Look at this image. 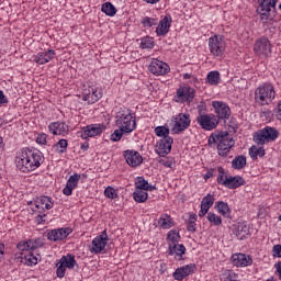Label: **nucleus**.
<instances>
[{"label": "nucleus", "instance_id": "nucleus-1", "mask_svg": "<svg viewBox=\"0 0 281 281\" xmlns=\"http://www.w3.org/2000/svg\"><path fill=\"white\" fill-rule=\"evenodd\" d=\"M14 161L16 170L30 175V172L41 168V165L45 161V156L38 149L24 147L16 151Z\"/></svg>", "mask_w": 281, "mask_h": 281}, {"label": "nucleus", "instance_id": "nucleus-2", "mask_svg": "<svg viewBox=\"0 0 281 281\" xmlns=\"http://www.w3.org/2000/svg\"><path fill=\"white\" fill-rule=\"evenodd\" d=\"M214 144H217V153L220 157H227L229 155V150L234 148V144L236 142L234 140V137L229 134V132H214L209 137V146H214Z\"/></svg>", "mask_w": 281, "mask_h": 281}, {"label": "nucleus", "instance_id": "nucleus-3", "mask_svg": "<svg viewBox=\"0 0 281 281\" xmlns=\"http://www.w3.org/2000/svg\"><path fill=\"white\" fill-rule=\"evenodd\" d=\"M115 119L119 128H122L127 135L137 128V116L128 108H119Z\"/></svg>", "mask_w": 281, "mask_h": 281}, {"label": "nucleus", "instance_id": "nucleus-4", "mask_svg": "<svg viewBox=\"0 0 281 281\" xmlns=\"http://www.w3.org/2000/svg\"><path fill=\"white\" fill-rule=\"evenodd\" d=\"M276 100V88L271 82H265L255 90V101L260 106H267Z\"/></svg>", "mask_w": 281, "mask_h": 281}, {"label": "nucleus", "instance_id": "nucleus-5", "mask_svg": "<svg viewBox=\"0 0 281 281\" xmlns=\"http://www.w3.org/2000/svg\"><path fill=\"white\" fill-rule=\"evenodd\" d=\"M209 52L213 58H223L225 56V48L227 43L225 42V36L221 34H214L207 40Z\"/></svg>", "mask_w": 281, "mask_h": 281}, {"label": "nucleus", "instance_id": "nucleus-6", "mask_svg": "<svg viewBox=\"0 0 281 281\" xmlns=\"http://www.w3.org/2000/svg\"><path fill=\"white\" fill-rule=\"evenodd\" d=\"M280 132L276 130V127L266 126L254 134V143L258 144V146H265V144H269V142H276L277 137H279Z\"/></svg>", "mask_w": 281, "mask_h": 281}, {"label": "nucleus", "instance_id": "nucleus-7", "mask_svg": "<svg viewBox=\"0 0 281 281\" xmlns=\"http://www.w3.org/2000/svg\"><path fill=\"white\" fill-rule=\"evenodd\" d=\"M76 256L72 254H67L66 256H63L59 261L56 265V276L59 279L65 278V273L67 272V269L69 271L74 270L76 268Z\"/></svg>", "mask_w": 281, "mask_h": 281}, {"label": "nucleus", "instance_id": "nucleus-8", "mask_svg": "<svg viewBox=\"0 0 281 281\" xmlns=\"http://www.w3.org/2000/svg\"><path fill=\"white\" fill-rule=\"evenodd\" d=\"M196 95V90L189 86L179 87L173 95V100L178 104H192L194 97Z\"/></svg>", "mask_w": 281, "mask_h": 281}, {"label": "nucleus", "instance_id": "nucleus-9", "mask_svg": "<svg viewBox=\"0 0 281 281\" xmlns=\"http://www.w3.org/2000/svg\"><path fill=\"white\" fill-rule=\"evenodd\" d=\"M172 133L179 135V133H183V131H188L190 128V124H192V119L190 117V113H179L172 117Z\"/></svg>", "mask_w": 281, "mask_h": 281}, {"label": "nucleus", "instance_id": "nucleus-10", "mask_svg": "<svg viewBox=\"0 0 281 281\" xmlns=\"http://www.w3.org/2000/svg\"><path fill=\"white\" fill-rule=\"evenodd\" d=\"M109 243V235L106 231H103L100 235L94 237L91 244L88 246L90 254H102L106 249V244Z\"/></svg>", "mask_w": 281, "mask_h": 281}, {"label": "nucleus", "instance_id": "nucleus-11", "mask_svg": "<svg viewBox=\"0 0 281 281\" xmlns=\"http://www.w3.org/2000/svg\"><path fill=\"white\" fill-rule=\"evenodd\" d=\"M81 95L88 104H95V102L102 100V90L95 86H85Z\"/></svg>", "mask_w": 281, "mask_h": 281}, {"label": "nucleus", "instance_id": "nucleus-12", "mask_svg": "<svg viewBox=\"0 0 281 281\" xmlns=\"http://www.w3.org/2000/svg\"><path fill=\"white\" fill-rule=\"evenodd\" d=\"M211 106H213L215 117L218 122H227V119L232 115V109L223 101H212Z\"/></svg>", "mask_w": 281, "mask_h": 281}, {"label": "nucleus", "instance_id": "nucleus-13", "mask_svg": "<svg viewBox=\"0 0 281 281\" xmlns=\"http://www.w3.org/2000/svg\"><path fill=\"white\" fill-rule=\"evenodd\" d=\"M254 53L256 56H263L265 58L271 55V42L269 37L260 36L257 38L254 44Z\"/></svg>", "mask_w": 281, "mask_h": 281}, {"label": "nucleus", "instance_id": "nucleus-14", "mask_svg": "<svg viewBox=\"0 0 281 281\" xmlns=\"http://www.w3.org/2000/svg\"><path fill=\"white\" fill-rule=\"evenodd\" d=\"M106 131V126L104 124H90L81 128L78 132V135L81 139H89V137H98V135H102Z\"/></svg>", "mask_w": 281, "mask_h": 281}, {"label": "nucleus", "instance_id": "nucleus-15", "mask_svg": "<svg viewBox=\"0 0 281 281\" xmlns=\"http://www.w3.org/2000/svg\"><path fill=\"white\" fill-rule=\"evenodd\" d=\"M74 229L71 227H59L49 229L46 234L47 240L50 243H60L61 240H66L71 234Z\"/></svg>", "mask_w": 281, "mask_h": 281}, {"label": "nucleus", "instance_id": "nucleus-16", "mask_svg": "<svg viewBox=\"0 0 281 281\" xmlns=\"http://www.w3.org/2000/svg\"><path fill=\"white\" fill-rule=\"evenodd\" d=\"M196 122L203 131H214L218 126V120L215 114H203L199 113L196 116Z\"/></svg>", "mask_w": 281, "mask_h": 281}, {"label": "nucleus", "instance_id": "nucleus-17", "mask_svg": "<svg viewBox=\"0 0 281 281\" xmlns=\"http://www.w3.org/2000/svg\"><path fill=\"white\" fill-rule=\"evenodd\" d=\"M43 245H45L43 238H35L19 241L16 247L19 251H25V254H30L31 251H36L37 249H40V247H43Z\"/></svg>", "mask_w": 281, "mask_h": 281}, {"label": "nucleus", "instance_id": "nucleus-18", "mask_svg": "<svg viewBox=\"0 0 281 281\" xmlns=\"http://www.w3.org/2000/svg\"><path fill=\"white\" fill-rule=\"evenodd\" d=\"M172 144H175V138L172 137L159 139L155 146L156 155L159 157H166L167 155H170L172 151Z\"/></svg>", "mask_w": 281, "mask_h": 281}, {"label": "nucleus", "instance_id": "nucleus-19", "mask_svg": "<svg viewBox=\"0 0 281 281\" xmlns=\"http://www.w3.org/2000/svg\"><path fill=\"white\" fill-rule=\"evenodd\" d=\"M156 25L155 32L158 37L168 36V32L172 27V15L166 14Z\"/></svg>", "mask_w": 281, "mask_h": 281}, {"label": "nucleus", "instance_id": "nucleus-20", "mask_svg": "<svg viewBox=\"0 0 281 281\" xmlns=\"http://www.w3.org/2000/svg\"><path fill=\"white\" fill-rule=\"evenodd\" d=\"M232 265L238 268L251 267L254 265V258L250 255L237 252L231 257Z\"/></svg>", "mask_w": 281, "mask_h": 281}, {"label": "nucleus", "instance_id": "nucleus-21", "mask_svg": "<svg viewBox=\"0 0 281 281\" xmlns=\"http://www.w3.org/2000/svg\"><path fill=\"white\" fill-rule=\"evenodd\" d=\"M148 70L154 76H166L170 71V66L159 59H151Z\"/></svg>", "mask_w": 281, "mask_h": 281}, {"label": "nucleus", "instance_id": "nucleus-22", "mask_svg": "<svg viewBox=\"0 0 281 281\" xmlns=\"http://www.w3.org/2000/svg\"><path fill=\"white\" fill-rule=\"evenodd\" d=\"M194 271H196V265L189 263V265L177 268L172 273V278L173 280H177V281H183L189 276H192Z\"/></svg>", "mask_w": 281, "mask_h": 281}, {"label": "nucleus", "instance_id": "nucleus-23", "mask_svg": "<svg viewBox=\"0 0 281 281\" xmlns=\"http://www.w3.org/2000/svg\"><path fill=\"white\" fill-rule=\"evenodd\" d=\"M124 157H125L127 166H131V168H137V166H142V164L144 161L142 154H139V151L133 150V149L125 150Z\"/></svg>", "mask_w": 281, "mask_h": 281}, {"label": "nucleus", "instance_id": "nucleus-24", "mask_svg": "<svg viewBox=\"0 0 281 281\" xmlns=\"http://www.w3.org/2000/svg\"><path fill=\"white\" fill-rule=\"evenodd\" d=\"M53 58H56V50L52 48L38 52L33 56V60L36 63V65H47V63H52Z\"/></svg>", "mask_w": 281, "mask_h": 281}, {"label": "nucleus", "instance_id": "nucleus-25", "mask_svg": "<svg viewBox=\"0 0 281 281\" xmlns=\"http://www.w3.org/2000/svg\"><path fill=\"white\" fill-rule=\"evenodd\" d=\"M80 179V173L71 175L66 182V187L63 189V194H65V196H71L76 188H78Z\"/></svg>", "mask_w": 281, "mask_h": 281}, {"label": "nucleus", "instance_id": "nucleus-26", "mask_svg": "<svg viewBox=\"0 0 281 281\" xmlns=\"http://www.w3.org/2000/svg\"><path fill=\"white\" fill-rule=\"evenodd\" d=\"M48 131L52 133V135H67L69 133V125H67L65 122H52L48 125Z\"/></svg>", "mask_w": 281, "mask_h": 281}, {"label": "nucleus", "instance_id": "nucleus-27", "mask_svg": "<svg viewBox=\"0 0 281 281\" xmlns=\"http://www.w3.org/2000/svg\"><path fill=\"white\" fill-rule=\"evenodd\" d=\"M246 181L244 177L240 176H226V181L224 182V188L228 190H236L241 186H245Z\"/></svg>", "mask_w": 281, "mask_h": 281}, {"label": "nucleus", "instance_id": "nucleus-28", "mask_svg": "<svg viewBox=\"0 0 281 281\" xmlns=\"http://www.w3.org/2000/svg\"><path fill=\"white\" fill-rule=\"evenodd\" d=\"M169 256H173L175 260H183L186 256V246L183 244H173L169 246Z\"/></svg>", "mask_w": 281, "mask_h": 281}, {"label": "nucleus", "instance_id": "nucleus-29", "mask_svg": "<svg viewBox=\"0 0 281 281\" xmlns=\"http://www.w3.org/2000/svg\"><path fill=\"white\" fill-rule=\"evenodd\" d=\"M35 207L37 210H52V207H54V199L52 196L42 195L37 198Z\"/></svg>", "mask_w": 281, "mask_h": 281}, {"label": "nucleus", "instance_id": "nucleus-30", "mask_svg": "<svg viewBox=\"0 0 281 281\" xmlns=\"http://www.w3.org/2000/svg\"><path fill=\"white\" fill-rule=\"evenodd\" d=\"M235 234L237 238H239V240H245L247 236H251V228L249 227V224H247V222H241L237 225Z\"/></svg>", "mask_w": 281, "mask_h": 281}, {"label": "nucleus", "instance_id": "nucleus-31", "mask_svg": "<svg viewBox=\"0 0 281 281\" xmlns=\"http://www.w3.org/2000/svg\"><path fill=\"white\" fill-rule=\"evenodd\" d=\"M158 227L160 229H170V227H175V220L169 214H161L158 218Z\"/></svg>", "mask_w": 281, "mask_h": 281}, {"label": "nucleus", "instance_id": "nucleus-32", "mask_svg": "<svg viewBox=\"0 0 281 281\" xmlns=\"http://www.w3.org/2000/svg\"><path fill=\"white\" fill-rule=\"evenodd\" d=\"M215 210H217L218 214H221V216H224V218H232V209L229 207V204H227V202H216Z\"/></svg>", "mask_w": 281, "mask_h": 281}, {"label": "nucleus", "instance_id": "nucleus-33", "mask_svg": "<svg viewBox=\"0 0 281 281\" xmlns=\"http://www.w3.org/2000/svg\"><path fill=\"white\" fill-rule=\"evenodd\" d=\"M41 261V255L36 250H31V252H26L24 255V262L27 267H34V265H38Z\"/></svg>", "mask_w": 281, "mask_h": 281}, {"label": "nucleus", "instance_id": "nucleus-34", "mask_svg": "<svg viewBox=\"0 0 281 281\" xmlns=\"http://www.w3.org/2000/svg\"><path fill=\"white\" fill-rule=\"evenodd\" d=\"M276 5H278V0H261L258 9L261 12H271V10H276Z\"/></svg>", "mask_w": 281, "mask_h": 281}, {"label": "nucleus", "instance_id": "nucleus-35", "mask_svg": "<svg viewBox=\"0 0 281 281\" xmlns=\"http://www.w3.org/2000/svg\"><path fill=\"white\" fill-rule=\"evenodd\" d=\"M247 166V157L239 155L232 160V168L234 170H243Z\"/></svg>", "mask_w": 281, "mask_h": 281}, {"label": "nucleus", "instance_id": "nucleus-36", "mask_svg": "<svg viewBox=\"0 0 281 281\" xmlns=\"http://www.w3.org/2000/svg\"><path fill=\"white\" fill-rule=\"evenodd\" d=\"M206 220L209 221L211 227H221V225H223V218L221 215H217L214 212H209Z\"/></svg>", "mask_w": 281, "mask_h": 281}, {"label": "nucleus", "instance_id": "nucleus-37", "mask_svg": "<svg viewBox=\"0 0 281 281\" xmlns=\"http://www.w3.org/2000/svg\"><path fill=\"white\" fill-rule=\"evenodd\" d=\"M206 82L211 87H216L221 82V72L218 70H212L206 76Z\"/></svg>", "mask_w": 281, "mask_h": 281}, {"label": "nucleus", "instance_id": "nucleus-38", "mask_svg": "<svg viewBox=\"0 0 281 281\" xmlns=\"http://www.w3.org/2000/svg\"><path fill=\"white\" fill-rule=\"evenodd\" d=\"M133 199L136 203H146L148 201V192L135 189L133 192Z\"/></svg>", "mask_w": 281, "mask_h": 281}, {"label": "nucleus", "instance_id": "nucleus-39", "mask_svg": "<svg viewBox=\"0 0 281 281\" xmlns=\"http://www.w3.org/2000/svg\"><path fill=\"white\" fill-rule=\"evenodd\" d=\"M101 12H103V14H105L106 16H115L117 14V9L115 8V5H113V3L104 2L101 5Z\"/></svg>", "mask_w": 281, "mask_h": 281}, {"label": "nucleus", "instance_id": "nucleus-40", "mask_svg": "<svg viewBox=\"0 0 281 281\" xmlns=\"http://www.w3.org/2000/svg\"><path fill=\"white\" fill-rule=\"evenodd\" d=\"M249 155H250V158L254 161H256V159H258V157H260V158L265 157V155H266L265 147H258V146L254 145L249 148Z\"/></svg>", "mask_w": 281, "mask_h": 281}, {"label": "nucleus", "instance_id": "nucleus-41", "mask_svg": "<svg viewBox=\"0 0 281 281\" xmlns=\"http://www.w3.org/2000/svg\"><path fill=\"white\" fill-rule=\"evenodd\" d=\"M238 278L234 270H224L221 274V281H240Z\"/></svg>", "mask_w": 281, "mask_h": 281}, {"label": "nucleus", "instance_id": "nucleus-42", "mask_svg": "<svg viewBox=\"0 0 281 281\" xmlns=\"http://www.w3.org/2000/svg\"><path fill=\"white\" fill-rule=\"evenodd\" d=\"M214 195H212L211 193H207L201 201V205L200 207L210 211V209L212 207V205H214Z\"/></svg>", "mask_w": 281, "mask_h": 281}, {"label": "nucleus", "instance_id": "nucleus-43", "mask_svg": "<svg viewBox=\"0 0 281 281\" xmlns=\"http://www.w3.org/2000/svg\"><path fill=\"white\" fill-rule=\"evenodd\" d=\"M139 47L140 49H154L155 40L150 36H145L140 40Z\"/></svg>", "mask_w": 281, "mask_h": 281}, {"label": "nucleus", "instance_id": "nucleus-44", "mask_svg": "<svg viewBox=\"0 0 281 281\" xmlns=\"http://www.w3.org/2000/svg\"><path fill=\"white\" fill-rule=\"evenodd\" d=\"M154 133L157 137H162V139H166L170 136V128L166 127V126H157L154 130Z\"/></svg>", "mask_w": 281, "mask_h": 281}, {"label": "nucleus", "instance_id": "nucleus-45", "mask_svg": "<svg viewBox=\"0 0 281 281\" xmlns=\"http://www.w3.org/2000/svg\"><path fill=\"white\" fill-rule=\"evenodd\" d=\"M196 214L190 213L189 221L187 223V232H191L192 234L196 232Z\"/></svg>", "mask_w": 281, "mask_h": 281}, {"label": "nucleus", "instance_id": "nucleus-46", "mask_svg": "<svg viewBox=\"0 0 281 281\" xmlns=\"http://www.w3.org/2000/svg\"><path fill=\"white\" fill-rule=\"evenodd\" d=\"M157 23L158 19L156 18L144 16L140 20V24L143 25V27H145V30H150V27H154V25H157Z\"/></svg>", "mask_w": 281, "mask_h": 281}, {"label": "nucleus", "instance_id": "nucleus-47", "mask_svg": "<svg viewBox=\"0 0 281 281\" xmlns=\"http://www.w3.org/2000/svg\"><path fill=\"white\" fill-rule=\"evenodd\" d=\"M179 238H181V236L179 235V232L169 231V233L167 235V240H168L169 247L172 246V245H178L179 244Z\"/></svg>", "mask_w": 281, "mask_h": 281}, {"label": "nucleus", "instance_id": "nucleus-48", "mask_svg": "<svg viewBox=\"0 0 281 281\" xmlns=\"http://www.w3.org/2000/svg\"><path fill=\"white\" fill-rule=\"evenodd\" d=\"M67 146H69V143L67 142V139L61 138L57 142V144H55L54 148L57 153H67Z\"/></svg>", "mask_w": 281, "mask_h": 281}, {"label": "nucleus", "instance_id": "nucleus-49", "mask_svg": "<svg viewBox=\"0 0 281 281\" xmlns=\"http://www.w3.org/2000/svg\"><path fill=\"white\" fill-rule=\"evenodd\" d=\"M217 183L218 186H224L225 187V182L227 181V175H225V169L223 167H217Z\"/></svg>", "mask_w": 281, "mask_h": 281}, {"label": "nucleus", "instance_id": "nucleus-50", "mask_svg": "<svg viewBox=\"0 0 281 281\" xmlns=\"http://www.w3.org/2000/svg\"><path fill=\"white\" fill-rule=\"evenodd\" d=\"M146 188H148V182L144 177H137L135 179V190H143L146 191Z\"/></svg>", "mask_w": 281, "mask_h": 281}, {"label": "nucleus", "instance_id": "nucleus-51", "mask_svg": "<svg viewBox=\"0 0 281 281\" xmlns=\"http://www.w3.org/2000/svg\"><path fill=\"white\" fill-rule=\"evenodd\" d=\"M123 135H128V133L124 132L122 130V127H119V130H115L114 133L111 134V140L120 142V139H122Z\"/></svg>", "mask_w": 281, "mask_h": 281}, {"label": "nucleus", "instance_id": "nucleus-52", "mask_svg": "<svg viewBox=\"0 0 281 281\" xmlns=\"http://www.w3.org/2000/svg\"><path fill=\"white\" fill-rule=\"evenodd\" d=\"M104 196L106 199H112V200L117 199V190H115V188L109 186L104 190Z\"/></svg>", "mask_w": 281, "mask_h": 281}, {"label": "nucleus", "instance_id": "nucleus-53", "mask_svg": "<svg viewBox=\"0 0 281 281\" xmlns=\"http://www.w3.org/2000/svg\"><path fill=\"white\" fill-rule=\"evenodd\" d=\"M158 164H160L165 168H172V166H175V158H170V157L160 158L158 160Z\"/></svg>", "mask_w": 281, "mask_h": 281}, {"label": "nucleus", "instance_id": "nucleus-54", "mask_svg": "<svg viewBox=\"0 0 281 281\" xmlns=\"http://www.w3.org/2000/svg\"><path fill=\"white\" fill-rule=\"evenodd\" d=\"M36 144L40 146H45L47 144V134L41 133L36 136Z\"/></svg>", "mask_w": 281, "mask_h": 281}, {"label": "nucleus", "instance_id": "nucleus-55", "mask_svg": "<svg viewBox=\"0 0 281 281\" xmlns=\"http://www.w3.org/2000/svg\"><path fill=\"white\" fill-rule=\"evenodd\" d=\"M257 12L260 15V21H263L265 23H268L269 16L271 15V12L262 11L257 8Z\"/></svg>", "mask_w": 281, "mask_h": 281}, {"label": "nucleus", "instance_id": "nucleus-56", "mask_svg": "<svg viewBox=\"0 0 281 281\" xmlns=\"http://www.w3.org/2000/svg\"><path fill=\"white\" fill-rule=\"evenodd\" d=\"M272 256L273 258H281V245L277 244L272 247Z\"/></svg>", "mask_w": 281, "mask_h": 281}, {"label": "nucleus", "instance_id": "nucleus-57", "mask_svg": "<svg viewBox=\"0 0 281 281\" xmlns=\"http://www.w3.org/2000/svg\"><path fill=\"white\" fill-rule=\"evenodd\" d=\"M46 221H47V214L37 215V216L35 217V223H36L37 225H45Z\"/></svg>", "mask_w": 281, "mask_h": 281}, {"label": "nucleus", "instance_id": "nucleus-58", "mask_svg": "<svg viewBox=\"0 0 281 281\" xmlns=\"http://www.w3.org/2000/svg\"><path fill=\"white\" fill-rule=\"evenodd\" d=\"M216 169L211 168L206 171V173L203 176L204 181H207L209 179H212L214 177V172Z\"/></svg>", "mask_w": 281, "mask_h": 281}, {"label": "nucleus", "instance_id": "nucleus-59", "mask_svg": "<svg viewBox=\"0 0 281 281\" xmlns=\"http://www.w3.org/2000/svg\"><path fill=\"white\" fill-rule=\"evenodd\" d=\"M0 104H8V97L0 90Z\"/></svg>", "mask_w": 281, "mask_h": 281}, {"label": "nucleus", "instance_id": "nucleus-60", "mask_svg": "<svg viewBox=\"0 0 281 281\" xmlns=\"http://www.w3.org/2000/svg\"><path fill=\"white\" fill-rule=\"evenodd\" d=\"M274 268H276L277 273H278V276H279V280L281 281V261L277 262V263L274 265Z\"/></svg>", "mask_w": 281, "mask_h": 281}, {"label": "nucleus", "instance_id": "nucleus-61", "mask_svg": "<svg viewBox=\"0 0 281 281\" xmlns=\"http://www.w3.org/2000/svg\"><path fill=\"white\" fill-rule=\"evenodd\" d=\"M5 255V244L3 241H0V258H3Z\"/></svg>", "mask_w": 281, "mask_h": 281}, {"label": "nucleus", "instance_id": "nucleus-62", "mask_svg": "<svg viewBox=\"0 0 281 281\" xmlns=\"http://www.w3.org/2000/svg\"><path fill=\"white\" fill-rule=\"evenodd\" d=\"M205 214H210V211H207V209H203L201 207L200 211H199V216L200 218H203V216H205Z\"/></svg>", "mask_w": 281, "mask_h": 281}, {"label": "nucleus", "instance_id": "nucleus-63", "mask_svg": "<svg viewBox=\"0 0 281 281\" xmlns=\"http://www.w3.org/2000/svg\"><path fill=\"white\" fill-rule=\"evenodd\" d=\"M153 190H157V187L153 186V184H149L147 182V188L145 189V192H153Z\"/></svg>", "mask_w": 281, "mask_h": 281}, {"label": "nucleus", "instance_id": "nucleus-64", "mask_svg": "<svg viewBox=\"0 0 281 281\" xmlns=\"http://www.w3.org/2000/svg\"><path fill=\"white\" fill-rule=\"evenodd\" d=\"M277 119L281 120V101L278 103V110H277Z\"/></svg>", "mask_w": 281, "mask_h": 281}]
</instances>
